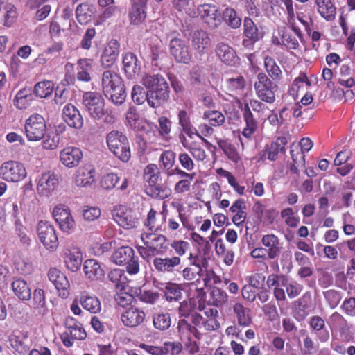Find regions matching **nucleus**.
I'll use <instances>...</instances> for the list:
<instances>
[{"mask_svg":"<svg viewBox=\"0 0 355 355\" xmlns=\"http://www.w3.org/2000/svg\"><path fill=\"white\" fill-rule=\"evenodd\" d=\"M143 245H136L139 254L146 262L153 261V270L159 275L173 273L182 263L189 243L174 240L170 244L163 234L144 232L141 234Z\"/></svg>","mask_w":355,"mask_h":355,"instance_id":"f257e3e1","label":"nucleus"},{"mask_svg":"<svg viewBox=\"0 0 355 355\" xmlns=\"http://www.w3.org/2000/svg\"><path fill=\"white\" fill-rule=\"evenodd\" d=\"M175 173L182 178L175 184V193L177 194H182L189 191L191 189V182L196 175V173H187L178 167L175 168Z\"/></svg>","mask_w":355,"mask_h":355,"instance_id":"e433bc0d","label":"nucleus"},{"mask_svg":"<svg viewBox=\"0 0 355 355\" xmlns=\"http://www.w3.org/2000/svg\"><path fill=\"white\" fill-rule=\"evenodd\" d=\"M64 121L69 126L80 129L84 124V120L79 110L72 104H67L62 110Z\"/></svg>","mask_w":355,"mask_h":355,"instance_id":"cd10ccee","label":"nucleus"},{"mask_svg":"<svg viewBox=\"0 0 355 355\" xmlns=\"http://www.w3.org/2000/svg\"><path fill=\"white\" fill-rule=\"evenodd\" d=\"M3 10H5L3 25L6 27H11L17 19V8L12 3H6L3 6Z\"/></svg>","mask_w":355,"mask_h":355,"instance_id":"774afa93","label":"nucleus"},{"mask_svg":"<svg viewBox=\"0 0 355 355\" xmlns=\"http://www.w3.org/2000/svg\"><path fill=\"white\" fill-rule=\"evenodd\" d=\"M203 119L207 120L211 126L214 127L220 126L225 121V115L221 112L216 110L205 111Z\"/></svg>","mask_w":355,"mask_h":355,"instance_id":"13d9d810","label":"nucleus"},{"mask_svg":"<svg viewBox=\"0 0 355 355\" xmlns=\"http://www.w3.org/2000/svg\"><path fill=\"white\" fill-rule=\"evenodd\" d=\"M233 311L240 326L248 327L252 323L250 310L245 307L241 303H235L233 306Z\"/></svg>","mask_w":355,"mask_h":355,"instance_id":"49530a36","label":"nucleus"},{"mask_svg":"<svg viewBox=\"0 0 355 355\" xmlns=\"http://www.w3.org/2000/svg\"><path fill=\"white\" fill-rule=\"evenodd\" d=\"M227 301V293L218 287H214L209 293V302L216 306H221Z\"/></svg>","mask_w":355,"mask_h":355,"instance_id":"69168bd1","label":"nucleus"},{"mask_svg":"<svg viewBox=\"0 0 355 355\" xmlns=\"http://www.w3.org/2000/svg\"><path fill=\"white\" fill-rule=\"evenodd\" d=\"M33 99L32 89L31 88H23L16 94L14 99V105L19 110L26 109Z\"/></svg>","mask_w":355,"mask_h":355,"instance_id":"a18cd8bd","label":"nucleus"},{"mask_svg":"<svg viewBox=\"0 0 355 355\" xmlns=\"http://www.w3.org/2000/svg\"><path fill=\"white\" fill-rule=\"evenodd\" d=\"M310 329L315 334L316 338L321 343H326L329 340L330 334L325 327L324 319L319 315H313L309 319Z\"/></svg>","mask_w":355,"mask_h":355,"instance_id":"c756f323","label":"nucleus"},{"mask_svg":"<svg viewBox=\"0 0 355 355\" xmlns=\"http://www.w3.org/2000/svg\"><path fill=\"white\" fill-rule=\"evenodd\" d=\"M120 44L115 39L110 40L105 46L100 59L101 66L104 69L112 68L119 54Z\"/></svg>","mask_w":355,"mask_h":355,"instance_id":"aec40b11","label":"nucleus"},{"mask_svg":"<svg viewBox=\"0 0 355 355\" xmlns=\"http://www.w3.org/2000/svg\"><path fill=\"white\" fill-rule=\"evenodd\" d=\"M329 325L332 331H338L340 335L345 334L349 329L345 318L338 312L333 313L330 316Z\"/></svg>","mask_w":355,"mask_h":355,"instance_id":"c03bdc74","label":"nucleus"},{"mask_svg":"<svg viewBox=\"0 0 355 355\" xmlns=\"http://www.w3.org/2000/svg\"><path fill=\"white\" fill-rule=\"evenodd\" d=\"M196 258H194L193 260L192 254H190L189 259L191 260V264L194 266L196 268H192L191 266L184 268L182 271V277L184 280L193 283V281L196 279L197 276H202V269L198 263H196Z\"/></svg>","mask_w":355,"mask_h":355,"instance_id":"864d4df0","label":"nucleus"},{"mask_svg":"<svg viewBox=\"0 0 355 355\" xmlns=\"http://www.w3.org/2000/svg\"><path fill=\"white\" fill-rule=\"evenodd\" d=\"M58 184V176L52 171H47L42 173L37 180L36 190L40 196L49 198L55 191Z\"/></svg>","mask_w":355,"mask_h":355,"instance_id":"2eb2a0df","label":"nucleus"},{"mask_svg":"<svg viewBox=\"0 0 355 355\" xmlns=\"http://www.w3.org/2000/svg\"><path fill=\"white\" fill-rule=\"evenodd\" d=\"M83 159V153L79 148L68 146L60 152V160L67 168L76 167Z\"/></svg>","mask_w":355,"mask_h":355,"instance_id":"393cba45","label":"nucleus"},{"mask_svg":"<svg viewBox=\"0 0 355 355\" xmlns=\"http://www.w3.org/2000/svg\"><path fill=\"white\" fill-rule=\"evenodd\" d=\"M146 6L132 2V7L129 12L131 24L139 25L145 20L146 17V13L144 10Z\"/></svg>","mask_w":355,"mask_h":355,"instance_id":"8fccbe9b","label":"nucleus"},{"mask_svg":"<svg viewBox=\"0 0 355 355\" xmlns=\"http://www.w3.org/2000/svg\"><path fill=\"white\" fill-rule=\"evenodd\" d=\"M142 84L147 91L158 90L159 88L168 87V84L165 78L160 74H146L142 78Z\"/></svg>","mask_w":355,"mask_h":355,"instance_id":"79ce46f5","label":"nucleus"},{"mask_svg":"<svg viewBox=\"0 0 355 355\" xmlns=\"http://www.w3.org/2000/svg\"><path fill=\"white\" fill-rule=\"evenodd\" d=\"M215 53L218 59L226 65L236 66L239 64V58L236 51L224 42H220L216 45Z\"/></svg>","mask_w":355,"mask_h":355,"instance_id":"b1692460","label":"nucleus"},{"mask_svg":"<svg viewBox=\"0 0 355 355\" xmlns=\"http://www.w3.org/2000/svg\"><path fill=\"white\" fill-rule=\"evenodd\" d=\"M170 53L177 62L189 64L191 60V53L186 42L181 38L175 37L169 43Z\"/></svg>","mask_w":355,"mask_h":355,"instance_id":"a211bd4d","label":"nucleus"},{"mask_svg":"<svg viewBox=\"0 0 355 355\" xmlns=\"http://www.w3.org/2000/svg\"><path fill=\"white\" fill-rule=\"evenodd\" d=\"M92 60L79 59L77 62V79L80 81L89 82L91 80L89 71L92 69Z\"/></svg>","mask_w":355,"mask_h":355,"instance_id":"09e8293b","label":"nucleus"},{"mask_svg":"<svg viewBox=\"0 0 355 355\" xmlns=\"http://www.w3.org/2000/svg\"><path fill=\"white\" fill-rule=\"evenodd\" d=\"M112 216L116 223L124 229L130 230L136 227L138 218L135 212L124 205H117L112 210Z\"/></svg>","mask_w":355,"mask_h":355,"instance_id":"4468645a","label":"nucleus"},{"mask_svg":"<svg viewBox=\"0 0 355 355\" xmlns=\"http://www.w3.org/2000/svg\"><path fill=\"white\" fill-rule=\"evenodd\" d=\"M293 164L291 165L290 170L292 173L298 174L300 168H304L306 161L304 153L300 150L299 146L292 144L290 150Z\"/></svg>","mask_w":355,"mask_h":355,"instance_id":"ea45409f","label":"nucleus"},{"mask_svg":"<svg viewBox=\"0 0 355 355\" xmlns=\"http://www.w3.org/2000/svg\"><path fill=\"white\" fill-rule=\"evenodd\" d=\"M37 232L40 242L49 250H55L59 242L55 229L48 221L40 220L37 223Z\"/></svg>","mask_w":355,"mask_h":355,"instance_id":"9d476101","label":"nucleus"},{"mask_svg":"<svg viewBox=\"0 0 355 355\" xmlns=\"http://www.w3.org/2000/svg\"><path fill=\"white\" fill-rule=\"evenodd\" d=\"M48 277L58 291L59 295L63 298L67 297L70 284L66 275L60 270L51 268L48 272Z\"/></svg>","mask_w":355,"mask_h":355,"instance_id":"412c9836","label":"nucleus"},{"mask_svg":"<svg viewBox=\"0 0 355 355\" xmlns=\"http://www.w3.org/2000/svg\"><path fill=\"white\" fill-rule=\"evenodd\" d=\"M26 174L24 164L19 162H5L0 166V177L7 182L21 181L26 177Z\"/></svg>","mask_w":355,"mask_h":355,"instance_id":"9b49d317","label":"nucleus"},{"mask_svg":"<svg viewBox=\"0 0 355 355\" xmlns=\"http://www.w3.org/2000/svg\"><path fill=\"white\" fill-rule=\"evenodd\" d=\"M94 12V6L87 3H80L76 8V19L80 24H87L92 19Z\"/></svg>","mask_w":355,"mask_h":355,"instance_id":"37998d69","label":"nucleus"},{"mask_svg":"<svg viewBox=\"0 0 355 355\" xmlns=\"http://www.w3.org/2000/svg\"><path fill=\"white\" fill-rule=\"evenodd\" d=\"M53 91V83L52 81L44 80L37 83L34 87V92L36 96L44 98L50 96Z\"/></svg>","mask_w":355,"mask_h":355,"instance_id":"338daca9","label":"nucleus"},{"mask_svg":"<svg viewBox=\"0 0 355 355\" xmlns=\"http://www.w3.org/2000/svg\"><path fill=\"white\" fill-rule=\"evenodd\" d=\"M143 177L147 183L146 188L147 195L161 200L171 196V189L162 184L161 172L156 164H148L144 169Z\"/></svg>","mask_w":355,"mask_h":355,"instance_id":"7ed1b4c3","label":"nucleus"},{"mask_svg":"<svg viewBox=\"0 0 355 355\" xmlns=\"http://www.w3.org/2000/svg\"><path fill=\"white\" fill-rule=\"evenodd\" d=\"M318 12L328 21H333L336 15V7L332 0H315Z\"/></svg>","mask_w":355,"mask_h":355,"instance_id":"4c0bfd02","label":"nucleus"},{"mask_svg":"<svg viewBox=\"0 0 355 355\" xmlns=\"http://www.w3.org/2000/svg\"><path fill=\"white\" fill-rule=\"evenodd\" d=\"M263 246L268 252L270 259H274L281 253V243L277 236L273 234L263 235L261 241Z\"/></svg>","mask_w":355,"mask_h":355,"instance_id":"72a5a7b5","label":"nucleus"},{"mask_svg":"<svg viewBox=\"0 0 355 355\" xmlns=\"http://www.w3.org/2000/svg\"><path fill=\"white\" fill-rule=\"evenodd\" d=\"M111 259L117 265L125 266L130 275H136L140 270L139 257L135 254L134 249L128 245L116 249Z\"/></svg>","mask_w":355,"mask_h":355,"instance_id":"39448f33","label":"nucleus"},{"mask_svg":"<svg viewBox=\"0 0 355 355\" xmlns=\"http://www.w3.org/2000/svg\"><path fill=\"white\" fill-rule=\"evenodd\" d=\"M45 307L46 298L44 290L35 289L33 292L32 308L38 313H42V311H44Z\"/></svg>","mask_w":355,"mask_h":355,"instance_id":"0e129e2a","label":"nucleus"},{"mask_svg":"<svg viewBox=\"0 0 355 355\" xmlns=\"http://www.w3.org/2000/svg\"><path fill=\"white\" fill-rule=\"evenodd\" d=\"M28 338V332L20 330H14L9 336V343L11 347L18 353L23 354L28 350L26 343Z\"/></svg>","mask_w":355,"mask_h":355,"instance_id":"f704fd0d","label":"nucleus"},{"mask_svg":"<svg viewBox=\"0 0 355 355\" xmlns=\"http://www.w3.org/2000/svg\"><path fill=\"white\" fill-rule=\"evenodd\" d=\"M181 285L174 283L168 284L164 290V297L169 302H180L182 298Z\"/></svg>","mask_w":355,"mask_h":355,"instance_id":"4d7b16f0","label":"nucleus"},{"mask_svg":"<svg viewBox=\"0 0 355 355\" xmlns=\"http://www.w3.org/2000/svg\"><path fill=\"white\" fill-rule=\"evenodd\" d=\"M193 48L200 53H204L211 44L210 37L204 30L194 31L191 35Z\"/></svg>","mask_w":355,"mask_h":355,"instance_id":"473e14b6","label":"nucleus"},{"mask_svg":"<svg viewBox=\"0 0 355 355\" xmlns=\"http://www.w3.org/2000/svg\"><path fill=\"white\" fill-rule=\"evenodd\" d=\"M12 288L15 294L21 300H28L31 298V288L26 281L16 279L12 283Z\"/></svg>","mask_w":355,"mask_h":355,"instance_id":"3c124183","label":"nucleus"},{"mask_svg":"<svg viewBox=\"0 0 355 355\" xmlns=\"http://www.w3.org/2000/svg\"><path fill=\"white\" fill-rule=\"evenodd\" d=\"M279 2L283 3L287 10V24L295 33V34L300 38L302 39L303 34L300 28L297 26L295 17V11L293 6V0H280Z\"/></svg>","mask_w":355,"mask_h":355,"instance_id":"de8ad7c7","label":"nucleus"},{"mask_svg":"<svg viewBox=\"0 0 355 355\" xmlns=\"http://www.w3.org/2000/svg\"><path fill=\"white\" fill-rule=\"evenodd\" d=\"M198 13L210 29L218 28L222 23L221 12L215 4L204 3L198 6Z\"/></svg>","mask_w":355,"mask_h":355,"instance_id":"ddd939ff","label":"nucleus"},{"mask_svg":"<svg viewBox=\"0 0 355 355\" xmlns=\"http://www.w3.org/2000/svg\"><path fill=\"white\" fill-rule=\"evenodd\" d=\"M100 186L107 191L115 189L116 191H123L128 187V180L126 178L121 179L116 173H108L102 177Z\"/></svg>","mask_w":355,"mask_h":355,"instance_id":"5701e85b","label":"nucleus"},{"mask_svg":"<svg viewBox=\"0 0 355 355\" xmlns=\"http://www.w3.org/2000/svg\"><path fill=\"white\" fill-rule=\"evenodd\" d=\"M254 89L257 96L261 101L267 103L275 102V92L278 89V86L266 73L263 72L258 73Z\"/></svg>","mask_w":355,"mask_h":355,"instance_id":"0eeeda50","label":"nucleus"},{"mask_svg":"<svg viewBox=\"0 0 355 355\" xmlns=\"http://www.w3.org/2000/svg\"><path fill=\"white\" fill-rule=\"evenodd\" d=\"M83 109L95 120H99L103 116L105 100L102 95L96 92H86L83 95Z\"/></svg>","mask_w":355,"mask_h":355,"instance_id":"6e6552de","label":"nucleus"},{"mask_svg":"<svg viewBox=\"0 0 355 355\" xmlns=\"http://www.w3.org/2000/svg\"><path fill=\"white\" fill-rule=\"evenodd\" d=\"M64 263L67 268L73 271H77L80 269L82 263V252L78 249L69 250L64 251Z\"/></svg>","mask_w":355,"mask_h":355,"instance_id":"58836bf2","label":"nucleus"},{"mask_svg":"<svg viewBox=\"0 0 355 355\" xmlns=\"http://www.w3.org/2000/svg\"><path fill=\"white\" fill-rule=\"evenodd\" d=\"M122 62L125 74L128 78L132 79L139 73L141 65L135 54L132 52L125 53Z\"/></svg>","mask_w":355,"mask_h":355,"instance_id":"7c9ffc66","label":"nucleus"},{"mask_svg":"<svg viewBox=\"0 0 355 355\" xmlns=\"http://www.w3.org/2000/svg\"><path fill=\"white\" fill-rule=\"evenodd\" d=\"M83 271L87 278L92 281L101 279L105 274L100 263L93 259H87L84 262Z\"/></svg>","mask_w":355,"mask_h":355,"instance_id":"c9c22d12","label":"nucleus"},{"mask_svg":"<svg viewBox=\"0 0 355 355\" xmlns=\"http://www.w3.org/2000/svg\"><path fill=\"white\" fill-rule=\"evenodd\" d=\"M181 340L184 343L186 349L190 354H196L199 351V345L196 340L200 339V333L196 327H191L187 322H181L180 329H178Z\"/></svg>","mask_w":355,"mask_h":355,"instance_id":"f8f14e48","label":"nucleus"},{"mask_svg":"<svg viewBox=\"0 0 355 355\" xmlns=\"http://www.w3.org/2000/svg\"><path fill=\"white\" fill-rule=\"evenodd\" d=\"M288 143L286 137H279L270 145L266 146L259 154V161L264 162L266 159L275 161L278 158L279 153H286V145Z\"/></svg>","mask_w":355,"mask_h":355,"instance_id":"6ab92c4d","label":"nucleus"},{"mask_svg":"<svg viewBox=\"0 0 355 355\" xmlns=\"http://www.w3.org/2000/svg\"><path fill=\"white\" fill-rule=\"evenodd\" d=\"M101 86L104 95L115 105L123 104L126 98L124 82L114 70L107 69L101 76Z\"/></svg>","mask_w":355,"mask_h":355,"instance_id":"f03ea898","label":"nucleus"},{"mask_svg":"<svg viewBox=\"0 0 355 355\" xmlns=\"http://www.w3.org/2000/svg\"><path fill=\"white\" fill-rule=\"evenodd\" d=\"M264 36L262 28H259L257 24L250 17H245L243 21V40L242 44L245 48L252 49L254 44L261 40Z\"/></svg>","mask_w":355,"mask_h":355,"instance_id":"dca6fc26","label":"nucleus"},{"mask_svg":"<svg viewBox=\"0 0 355 355\" xmlns=\"http://www.w3.org/2000/svg\"><path fill=\"white\" fill-rule=\"evenodd\" d=\"M217 144L218 147L223 151L227 157L235 164L239 163L241 160L240 155L236 147L228 142L227 140L218 139Z\"/></svg>","mask_w":355,"mask_h":355,"instance_id":"603ef678","label":"nucleus"},{"mask_svg":"<svg viewBox=\"0 0 355 355\" xmlns=\"http://www.w3.org/2000/svg\"><path fill=\"white\" fill-rule=\"evenodd\" d=\"M169 98V87L147 91V103L152 108L162 106Z\"/></svg>","mask_w":355,"mask_h":355,"instance_id":"2f4dec72","label":"nucleus"},{"mask_svg":"<svg viewBox=\"0 0 355 355\" xmlns=\"http://www.w3.org/2000/svg\"><path fill=\"white\" fill-rule=\"evenodd\" d=\"M146 313L137 307L131 306L121 314V322L124 326L135 328L141 325L145 320Z\"/></svg>","mask_w":355,"mask_h":355,"instance_id":"4be33fe9","label":"nucleus"},{"mask_svg":"<svg viewBox=\"0 0 355 355\" xmlns=\"http://www.w3.org/2000/svg\"><path fill=\"white\" fill-rule=\"evenodd\" d=\"M264 67L266 71L272 80H275L280 79L282 76V71L272 57L266 56L265 58Z\"/></svg>","mask_w":355,"mask_h":355,"instance_id":"e2e57ef3","label":"nucleus"},{"mask_svg":"<svg viewBox=\"0 0 355 355\" xmlns=\"http://www.w3.org/2000/svg\"><path fill=\"white\" fill-rule=\"evenodd\" d=\"M108 149L120 160L127 162L130 157L129 141L125 134L119 130H112L106 135Z\"/></svg>","mask_w":355,"mask_h":355,"instance_id":"20e7f679","label":"nucleus"},{"mask_svg":"<svg viewBox=\"0 0 355 355\" xmlns=\"http://www.w3.org/2000/svg\"><path fill=\"white\" fill-rule=\"evenodd\" d=\"M95 168L92 164H85L78 168L74 177V183L77 187H87L95 180Z\"/></svg>","mask_w":355,"mask_h":355,"instance_id":"a878e982","label":"nucleus"},{"mask_svg":"<svg viewBox=\"0 0 355 355\" xmlns=\"http://www.w3.org/2000/svg\"><path fill=\"white\" fill-rule=\"evenodd\" d=\"M153 323L154 327L159 331L168 329L171 323L170 314L168 313H155L153 316Z\"/></svg>","mask_w":355,"mask_h":355,"instance_id":"052dcab7","label":"nucleus"},{"mask_svg":"<svg viewBox=\"0 0 355 355\" xmlns=\"http://www.w3.org/2000/svg\"><path fill=\"white\" fill-rule=\"evenodd\" d=\"M183 146L189 151L196 161L204 162L207 157L205 150L199 142L193 141L189 146L183 143Z\"/></svg>","mask_w":355,"mask_h":355,"instance_id":"680f3d73","label":"nucleus"},{"mask_svg":"<svg viewBox=\"0 0 355 355\" xmlns=\"http://www.w3.org/2000/svg\"><path fill=\"white\" fill-rule=\"evenodd\" d=\"M175 153L171 150H164L160 155L159 161L162 163L164 169L166 170L168 175H171L175 172L172 168L175 164Z\"/></svg>","mask_w":355,"mask_h":355,"instance_id":"bf43d9fd","label":"nucleus"},{"mask_svg":"<svg viewBox=\"0 0 355 355\" xmlns=\"http://www.w3.org/2000/svg\"><path fill=\"white\" fill-rule=\"evenodd\" d=\"M242 112L243 121L245 123L242 135L247 139H250L257 131L258 128V123L251 109L248 107V104L241 105L239 106Z\"/></svg>","mask_w":355,"mask_h":355,"instance_id":"bb28decb","label":"nucleus"},{"mask_svg":"<svg viewBox=\"0 0 355 355\" xmlns=\"http://www.w3.org/2000/svg\"><path fill=\"white\" fill-rule=\"evenodd\" d=\"M80 304L83 309L92 314H96L101 311V303L99 299L88 293H83L80 296Z\"/></svg>","mask_w":355,"mask_h":355,"instance_id":"a19ab883","label":"nucleus"},{"mask_svg":"<svg viewBox=\"0 0 355 355\" xmlns=\"http://www.w3.org/2000/svg\"><path fill=\"white\" fill-rule=\"evenodd\" d=\"M221 14L222 21L224 20L227 25L232 28L236 29L241 26V19L234 8L227 7Z\"/></svg>","mask_w":355,"mask_h":355,"instance_id":"5fc2aeb1","label":"nucleus"},{"mask_svg":"<svg viewBox=\"0 0 355 355\" xmlns=\"http://www.w3.org/2000/svg\"><path fill=\"white\" fill-rule=\"evenodd\" d=\"M107 278L116 289L119 291L125 289L127 278L123 270L114 269L110 270L107 275Z\"/></svg>","mask_w":355,"mask_h":355,"instance_id":"6e6d98bb","label":"nucleus"},{"mask_svg":"<svg viewBox=\"0 0 355 355\" xmlns=\"http://www.w3.org/2000/svg\"><path fill=\"white\" fill-rule=\"evenodd\" d=\"M24 129L28 141H40L44 138L46 132V121L42 115L32 114L26 120Z\"/></svg>","mask_w":355,"mask_h":355,"instance_id":"1a4fd4ad","label":"nucleus"},{"mask_svg":"<svg viewBox=\"0 0 355 355\" xmlns=\"http://www.w3.org/2000/svg\"><path fill=\"white\" fill-rule=\"evenodd\" d=\"M246 79L241 73H232L225 79L226 92L230 95L241 94L246 87Z\"/></svg>","mask_w":355,"mask_h":355,"instance_id":"c85d7f7f","label":"nucleus"},{"mask_svg":"<svg viewBox=\"0 0 355 355\" xmlns=\"http://www.w3.org/2000/svg\"><path fill=\"white\" fill-rule=\"evenodd\" d=\"M53 216L62 232L69 233L74 229L75 220L67 206L62 204L56 205L53 211Z\"/></svg>","mask_w":355,"mask_h":355,"instance_id":"f3484780","label":"nucleus"},{"mask_svg":"<svg viewBox=\"0 0 355 355\" xmlns=\"http://www.w3.org/2000/svg\"><path fill=\"white\" fill-rule=\"evenodd\" d=\"M64 326L66 330L60 335V338L65 347H71L75 340H83L87 337L82 324L73 317L66 318Z\"/></svg>","mask_w":355,"mask_h":355,"instance_id":"423d86ee","label":"nucleus"}]
</instances>
